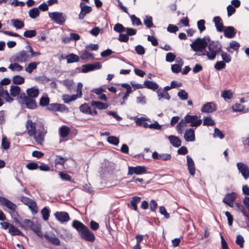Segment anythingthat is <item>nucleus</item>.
Returning a JSON list of instances; mask_svg holds the SVG:
<instances>
[{"instance_id": "obj_6", "label": "nucleus", "mask_w": 249, "mask_h": 249, "mask_svg": "<svg viewBox=\"0 0 249 249\" xmlns=\"http://www.w3.org/2000/svg\"><path fill=\"white\" fill-rule=\"evenodd\" d=\"M190 46L194 51L198 52V53H202L205 51L207 46V43L203 41L200 37H198L190 44Z\"/></svg>"}, {"instance_id": "obj_40", "label": "nucleus", "mask_w": 249, "mask_h": 249, "mask_svg": "<svg viewBox=\"0 0 249 249\" xmlns=\"http://www.w3.org/2000/svg\"><path fill=\"white\" fill-rule=\"evenodd\" d=\"M40 12L38 8L35 7L29 11V15L32 18H36L39 16Z\"/></svg>"}, {"instance_id": "obj_44", "label": "nucleus", "mask_w": 249, "mask_h": 249, "mask_svg": "<svg viewBox=\"0 0 249 249\" xmlns=\"http://www.w3.org/2000/svg\"><path fill=\"white\" fill-rule=\"evenodd\" d=\"M220 53H221V56L223 59L222 61L224 62L225 63H229L231 62V57L230 54H228L227 53L224 52L222 49Z\"/></svg>"}, {"instance_id": "obj_9", "label": "nucleus", "mask_w": 249, "mask_h": 249, "mask_svg": "<svg viewBox=\"0 0 249 249\" xmlns=\"http://www.w3.org/2000/svg\"><path fill=\"white\" fill-rule=\"evenodd\" d=\"M44 236L47 242L53 245L58 246L61 245L59 239L53 232L45 233Z\"/></svg>"}, {"instance_id": "obj_16", "label": "nucleus", "mask_w": 249, "mask_h": 249, "mask_svg": "<svg viewBox=\"0 0 249 249\" xmlns=\"http://www.w3.org/2000/svg\"><path fill=\"white\" fill-rule=\"evenodd\" d=\"M237 167L244 178L247 179L249 178V169L248 167L242 162L237 163Z\"/></svg>"}, {"instance_id": "obj_3", "label": "nucleus", "mask_w": 249, "mask_h": 249, "mask_svg": "<svg viewBox=\"0 0 249 249\" xmlns=\"http://www.w3.org/2000/svg\"><path fill=\"white\" fill-rule=\"evenodd\" d=\"M37 129L35 132V134L32 135L36 142L39 145H43L45 141V136L47 133V128L45 127L42 123H39L37 124Z\"/></svg>"}, {"instance_id": "obj_15", "label": "nucleus", "mask_w": 249, "mask_h": 249, "mask_svg": "<svg viewBox=\"0 0 249 249\" xmlns=\"http://www.w3.org/2000/svg\"><path fill=\"white\" fill-rule=\"evenodd\" d=\"M26 130L29 136L35 134V132L37 130V125L36 123L33 122L31 120H28L26 124Z\"/></svg>"}, {"instance_id": "obj_39", "label": "nucleus", "mask_w": 249, "mask_h": 249, "mask_svg": "<svg viewBox=\"0 0 249 249\" xmlns=\"http://www.w3.org/2000/svg\"><path fill=\"white\" fill-rule=\"evenodd\" d=\"M11 21L13 26L17 29H21L24 26V22L18 19H13Z\"/></svg>"}, {"instance_id": "obj_19", "label": "nucleus", "mask_w": 249, "mask_h": 249, "mask_svg": "<svg viewBox=\"0 0 249 249\" xmlns=\"http://www.w3.org/2000/svg\"><path fill=\"white\" fill-rule=\"evenodd\" d=\"M0 203L12 211H15L17 208L16 204L4 197L0 196Z\"/></svg>"}, {"instance_id": "obj_10", "label": "nucleus", "mask_w": 249, "mask_h": 249, "mask_svg": "<svg viewBox=\"0 0 249 249\" xmlns=\"http://www.w3.org/2000/svg\"><path fill=\"white\" fill-rule=\"evenodd\" d=\"M146 173V169L143 166H137L136 167L129 166L127 173L128 176L133 174L141 175Z\"/></svg>"}, {"instance_id": "obj_34", "label": "nucleus", "mask_w": 249, "mask_h": 249, "mask_svg": "<svg viewBox=\"0 0 249 249\" xmlns=\"http://www.w3.org/2000/svg\"><path fill=\"white\" fill-rule=\"evenodd\" d=\"M59 134L61 137L65 138L70 133V129L66 125H63L59 128Z\"/></svg>"}, {"instance_id": "obj_24", "label": "nucleus", "mask_w": 249, "mask_h": 249, "mask_svg": "<svg viewBox=\"0 0 249 249\" xmlns=\"http://www.w3.org/2000/svg\"><path fill=\"white\" fill-rule=\"evenodd\" d=\"M79 57L83 60H87L90 59L93 60L94 59L93 54L89 53L86 49L81 51Z\"/></svg>"}, {"instance_id": "obj_37", "label": "nucleus", "mask_w": 249, "mask_h": 249, "mask_svg": "<svg viewBox=\"0 0 249 249\" xmlns=\"http://www.w3.org/2000/svg\"><path fill=\"white\" fill-rule=\"evenodd\" d=\"M12 63H11L8 67V68L11 71H20L23 70V67L21 65L16 62Z\"/></svg>"}, {"instance_id": "obj_30", "label": "nucleus", "mask_w": 249, "mask_h": 249, "mask_svg": "<svg viewBox=\"0 0 249 249\" xmlns=\"http://www.w3.org/2000/svg\"><path fill=\"white\" fill-rule=\"evenodd\" d=\"M91 105L92 107H95L99 109H106L108 107L107 104L104 103L99 101H92L91 102Z\"/></svg>"}, {"instance_id": "obj_12", "label": "nucleus", "mask_w": 249, "mask_h": 249, "mask_svg": "<svg viewBox=\"0 0 249 249\" xmlns=\"http://www.w3.org/2000/svg\"><path fill=\"white\" fill-rule=\"evenodd\" d=\"M2 98L9 103H11L13 101V99L10 97L8 91L0 86V107L2 106L4 103Z\"/></svg>"}, {"instance_id": "obj_26", "label": "nucleus", "mask_w": 249, "mask_h": 249, "mask_svg": "<svg viewBox=\"0 0 249 249\" xmlns=\"http://www.w3.org/2000/svg\"><path fill=\"white\" fill-rule=\"evenodd\" d=\"M9 232L12 236L20 235L27 238V237L16 226L11 225L9 229Z\"/></svg>"}, {"instance_id": "obj_4", "label": "nucleus", "mask_w": 249, "mask_h": 249, "mask_svg": "<svg viewBox=\"0 0 249 249\" xmlns=\"http://www.w3.org/2000/svg\"><path fill=\"white\" fill-rule=\"evenodd\" d=\"M18 100L22 106L29 109H36L37 107L36 100L34 99L27 97L24 92L21 93L18 96Z\"/></svg>"}, {"instance_id": "obj_57", "label": "nucleus", "mask_w": 249, "mask_h": 249, "mask_svg": "<svg viewBox=\"0 0 249 249\" xmlns=\"http://www.w3.org/2000/svg\"><path fill=\"white\" fill-rule=\"evenodd\" d=\"M232 108L233 111L239 112L243 111L245 109L248 110V108H246L243 105L239 103L235 104L234 105L232 106Z\"/></svg>"}, {"instance_id": "obj_18", "label": "nucleus", "mask_w": 249, "mask_h": 249, "mask_svg": "<svg viewBox=\"0 0 249 249\" xmlns=\"http://www.w3.org/2000/svg\"><path fill=\"white\" fill-rule=\"evenodd\" d=\"M216 110V106L213 102L207 103L204 104L201 108V111L204 113H212Z\"/></svg>"}, {"instance_id": "obj_7", "label": "nucleus", "mask_w": 249, "mask_h": 249, "mask_svg": "<svg viewBox=\"0 0 249 249\" xmlns=\"http://www.w3.org/2000/svg\"><path fill=\"white\" fill-rule=\"evenodd\" d=\"M49 17L55 23L63 25L66 21V16L61 12H53L49 13Z\"/></svg>"}, {"instance_id": "obj_21", "label": "nucleus", "mask_w": 249, "mask_h": 249, "mask_svg": "<svg viewBox=\"0 0 249 249\" xmlns=\"http://www.w3.org/2000/svg\"><path fill=\"white\" fill-rule=\"evenodd\" d=\"M186 160L189 172L191 175L194 176L196 173L195 163L193 159L189 155L186 156Z\"/></svg>"}, {"instance_id": "obj_54", "label": "nucleus", "mask_w": 249, "mask_h": 249, "mask_svg": "<svg viewBox=\"0 0 249 249\" xmlns=\"http://www.w3.org/2000/svg\"><path fill=\"white\" fill-rule=\"evenodd\" d=\"M30 229L33 231L39 237H42L40 228L34 223L33 224V226L30 228Z\"/></svg>"}, {"instance_id": "obj_49", "label": "nucleus", "mask_w": 249, "mask_h": 249, "mask_svg": "<svg viewBox=\"0 0 249 249\" xmlns=\"http://www.w3.org/2000/svg\"><path fill=\"white\" fill-rule=\"evenodd\" d=\"M125 28L122 24L118 23L114 25L113 29L115 32L121 34L125 32Z\"/></svg>"}, {"instance_id": "obj_17", "label": "nucleus", "mask_w": 249, "mask_h": 249, "mask_svg": "<svg viewBox=\"0 0 249 249\" xmlns=\"http://www.w3.org/2000/svg\"><path fill=\"white\" fill-rule=\"evenodd\" d=\"M54 216L61 223L66 222L70 220L68 213L66 212H56L54 213Z\"/></svg>"}, {"instance_id": "obj_22", "label": "nucleus", "mask_w": 249, "mask_h": 249, "mask_svg": "<svg viewBox=\"0 0 249 249\" xmlns=\"http://www.w3.org/2000/svg\"><path fill=\"white\" fill-rule=\"evenodd\" d=\"M216 30L219 32H222L224 30V25L221 18L219 16L215 17L213 19Z\"/></svg>"}, {"instance_id": "obj_23", "label": "nucleus", "mask_w": 249, "mask_h": 249, "mask_svg": "<svg viewBox=\"0 0 249 249\" xmlns=\"http://www.w3.org/2000/svg\"><path fill=\"white\" fill-rule=\"evenodd\" d=\"M184 138L187 142H193L195 140V135L194 130L190 128L186 130Z\"/></svg>"}, {"instance_id": "obj_31", "label": "nucleus", "mask_w": 249, "mask_h": 249, "mask_svg": "<svg viewBox=\"0 0 249 249\" xmlns=\"http://www.w3.org/2000/svg\"><path fill=\"white\" fill-rule=\"evenodd\" d=\"M40 64V62H33L30 63L25 68V70L29 73H31L33 71L37 68V66Z\"/></svg>"}, {"instance_id": "obj_47", "label": "nucleus", "mask_w": 249, "mask_h": 249, "mask_svg": "<svg viewBox=\"0 0 249 249\" xmlns=\"http://www.w3.org/2000/svg\"><path fill=\"white\" fill-rule=\"evenodd\" d=\"M158 94V96L159 97V100H160L161 98H165L167 100H169L170 99V96L169 95V93L166 92H161L160 89H159L157 91Z\"/></svg>"}, {"instance_id": "obj_29", "label": "nucleus", "mask_w": 249, "mask_h": 249, "mask_svg": "<svg viewBox=\"0 0 249 249\" xmlns=\"http://www.w3.org/2000/svg\"><path fill=\"white\" fill-rule=\"evenodd\" d=\"M141 200V197L140 196H133L131 198V200H130V204L132 208L131 209L134 210L135 211H138V208L137 206V204H139Z\"/></svg>"}, {"instance_id": "obj_35", "label": "nucleus", "mask_w": 249, "mask_h": 249, "mask_svg": "<svg viewBox=\"0 0 249 249\" xmlns=\"http://www.w3.org/2000/svg\"><path fill=\"white\" fill-rule=\"evenodd\" d=\"M20 88L17 86H12L10 88V94L12 97H16L17 96H19L21 93L20 92Z\"/></svg>"}, {"instance_id": "obj_64", "label": "nucleus", "mask_w": 249, "mask_h": 249, "mask_svg": "<svg viewBox=\"0 0 249 249\" xmlns=\"http://www.w3.org/2000/svg\"><path fill=\"white\" fill-rule=\"evenodd\" d=\"M135 50L137 53L139 55H143L145 52L144 48L141 45L136 46L135 48Z\"/></svg>"}, {"instance_id": "obj_28", "label": "nucleus", "mask_w": 249, "mask_h": 249, "mask_svg": "<svg viewBox=\"0 0 249 249\" xmlns=\"http://www.w3.org/2000/svg\"><path fill=\"white\" fill-rule=\"evenodd\" d=\"M144 87H145L148 89L155 91L159 88V85L155 82L146 80L144 82Z\"/></svg>"}, {"instance_id": "obj_36", "label": "nucleus", "mask_w": 249, "mask_h": 249, "mask_svg": "<svg viewBox=\"0 0 249 249\" xmlns=\"http://www.w3.org/2000/svg\"><path fill=\"white\" fill-rule=\"evenodd\" d=\"M143 23L148 28L154 27L153 18L150 16H145L143 19Z\"/></svg>"}, {"instance_id": "obj_27", "label": "nucleus", "mask_w": 249, "mask_h": 249, "mask_svg": "<svg viewBox=\"0 0 249 249\" xmlns=\"http://www.w3.org/2000/svg\"><path fill=\"white\" fill-rule=\"evenodd\" d=\"M168 139L174 147H178L181 145V142L178 137L170 135L168 137Z\"/></svg>"}, {"instance_id": "obj_43", "label": "nucleus", "mask_w": 249, "mask_h": 249, "mask_svg": "<svg viewBox=\"0 0 249 249\" xmlns=\"http://www.w3.org/2000/svg\"><path fill=\"white\" fill-rule=\"evenodd\" d=\"M33 214H36L38 212V208L36 202L32 200V201L27 205Z\"/></svg>"}, {"instance_id": "obj_48", "label": "nucleus", "mask_w": 249, "mask_h": 249, "mask_svg": "<svg viewBox=\"0 0 249 249\" xmlns=\"http://www.w3.org/2000/svg\"><path fill=\"white\" fill-rule=\"evenodd\" d=\"M59 175L62 180L71 181V177L69 174L64 172L59 171Z\"/></svg>"}, {"instance_id": "obj_33", "label": "nucleus", "mask_w": 249, "mask_h": 249, "mask_svg": "<svg viewBox=\"0 0 249 249\" xmlns=\"http://www.w3.org/2000/svg\"><path fill=\"white\" fill-rule=\"evenodd\" d=\"M79 56L73 53L67 55L66 57L68 63L78 62L79 61Z\"/></svg>"}, {"instance_id": "obj_46", "label": "nucleus", "mask_w": 249, "mask_h": 249, "mask_svg": "<svg viewBox=\"0 0 249 249\" xmlns=\"http://www.w3.org/2000/svg\"><path fill=\"white\" fill-rule=\"evenodd\" d=\"M13 82L14 84L16 85H20L24 82V78L20 75H16L13 78Z\"/></svg>"}, {"instance_id": "obj_63", "label": "nucleus", "mask_w": 249, "mask_h": 249, "mask_svg": "<svg viewBox=\"0 0 249 249\" xmlns=\"http://www.w3.org/2000/svg\"><path fill=\"white\" fill-rule=\"evenodd\" d=\"M36 80L42 84H45L50 81V79L45 75H42L36 78Z\"/></svg>"}, {"instance_id": "obj_2", "label": "nucleus", "mask_w": 249, "mask_h": 249, "mask_svg": "<svg viewBox=\"0 0 249 249\" xmlns=\"http://www.w3.org/2000/svg\"><path fill=\"white\" fill-rule=\"evenodd\" d=\"M208 51L205 50V51L202 53H196V54L199 56L206 55L209 60H214L219 53L221 51L222 45L220 43L217 41H212L207 45Z\"/></svg>"}, {"instance_id": "obj_50", "label": "nucleus", "mask_w": 249, "mask_h": 249, "mask_svg": "<svg viewBox=\"0 0 249 249\" xmlns=\"http://www.w3.org/2000/svg\"><path fill=\"white\" fill-rule=\"evenodd\" d=\"M107 141L110 144L117 145L119 142V139L115 136H111L107 137Z\"/></svg>"}, {"instance_id": "obj_13", "label": "nucleus", "mask_w": 249, "mask_h": 249, "mask_svg": "<svg viewBox=\"0 0 249 249\" xmlns=\"http://www.w3.org/2000/svg\"><path fill=\"white\" fill-rule=\"evenodd\" d=\"M237 194L235 192L228 193L223 199L222 202L229 205L230 207H233V203L237 197Z\"/></svg>"}, {"instance_id": "obj_55", "label": "nucleus", "mask_w": 249, "mask_h": 249, "mask_svg": "<svg viewBox=\"0 0 249 249\" xmlns=\"http://www.w3.org/2000/svg\"><path fill=\"white\" fill-rule=\"evenodd\" d=\"M215 124L214 121L210 117H206L204 118L203 125L207 126H213Z\"/></svg>"}, {"instance_id": "obj_38", "label": "nucleus", "mask_w": 249, "mask_h": 249, "mask_svg": "<svg viewBox=\"0 0 249 249\" xmlns=\"http://www.w3.org/2000/svg\"><path fill=\"white\" fill-rule=\"evenodd\" d=\"M180 63V64H174L172 65L171 66V70L173 72L178 73L181 71V67L183 65V62L182 60L179 61V63Z\"/></svg>"}, {"instance_id": "obj_51", "label": "nucleus", "mask_w": 249, "mask_h": 249, "mask_svg": "<svg viewBox=\"0 0 249 249\" xmlns=\"http://www.w3.org/2000/svg\"><path fill=\"white\" fill-rule=\"evenodd\" d=\"M221 96L225 100L231 99L233 97V94L231 90H226L222 92Z\"/></svg>"}, {"instance_id": "obj_52", "label": "nucleus", "mask_w": 249, "mask_h": 249, "mask_svg": "<svg viewBox=\"0 0 249 249\" xmlns=\"http://www.w3.org/2000/svg\"><path fill=\"white\" fill-rule=\"evenodd\" d=\"M178 96L181 100H187L188 98V94L184 89H181L178 93Z\"/></svg>"}, {"instance_id": "obj_5", "label": "nucleus", "mask_w": 249, "mask_h": 249, "mask_svg": "<svg viewBox=\"0 0 249 249\" xmlns=\"http://www.w3.org/2000/svg\"><path fill=\"white\" fill-rule=\"evenodd\" d=\"M29 54L25 50H22L12 55L10 58L11 62L23 63L30 60Z\"/></svg>"}, {"instance_id": "obj_8", "label": "nucleus", "mask_w": 249, "mask_h": 249, "mask_svg": "<svg viewBox=\"0 0 249 249\" xmlns=\"http://www.w3.org/2000/svg\"><path fill=\"white\" fill-rule=\"evenodd\" d=\"M102 64L100 62H96L93 64H87L82 66L81 71L83 73H87L95 70L100 69Z\"/></svg>"}, {"instance_id": "obj_11", "label": "nucleus", "mask_w": 249, "mask_h": 249, "mask_svg": "<svg viewBox=\"0 0 249 249\" xmlns=\"http://www.w3.org/2000/svg\"><path fill=\"white\" fill-rule=\"evenodd\" d=\"M185 119L187 122L191 124L190 126L192 127L198 126L202 123V120L198 119L197 115H190L187 114L185 116Z\"/></svg>"}, {"instance_id": "obj_41", "label": "nucleus", "mask_w": 249, "mask_h": 249, "mask_svg": "<svg viewBox=\"0 0 249 249\" xmlns=\"http://www.w3.org/2000/svg\"><path fill=\"white\" fill-rule=\"evenodd\" d=\"M50 211L48 207H44L41 211V214L44 220L47 221L49 219L50 216Z\"/></svg>"}, {"instance_id": "obj_61", "label": "nucleus", "mask_w": 249, "mask_h": 249, "mask_svg": "<svg viewBox=\"0 0 249 249\" xmlns=\"http://www.w3.org/2000/svg\"><path fill=\"white\" fill-rule=\"evenodd\" d=\"M10 142L7 140L6 136H2V142H1V146L2 147L5 149H8L9 148Z\"/></svg>"}, {"instance_id": "obj_58", "label": "nucleus", "mask_w": 249, "mask_h": 249, "mask_svg": "<svg viewBox=\"0 0 249 249\" xmlns=\"http://www.w3.org/2000/svg\"><path fill=\"white\" fill-rule=\"evenodd\" d=\"M50 99L48 97H42L39 101V105L42 107L48 106L50 104Z\"/></svg>"}, {"instance_id": "obj_56", "label": "nucleus", "mask_w": 249, "mask_h": 249, "mask_svg": "<svg viewBox=\"0 0 249 249\" xmlns=\"http://www.w3.org/2000/svg\"><path fill=\"white\" fill-rule=\"evenodd\" d=\"M63 85L67 87L68 90H71L74 84L73 81L70 79H65L62 82Z\"/></svg>"}, {"instance_id": "obj_45", "label": "nucleus", "mask_w": 249, "mask_h": 249, "mask_svg": "<svg viewBox=\"0 0 249 249\" xmlns=\"http://www.w3.org/2000/svg\"><path fill=\"white\" fill-rule=\"evenodd\" d=\"M78 97L77 95H64L63 96V100L65 103H69V102L74 101Z\"/></svg>"}, {"instance_id": "obj_25", "label": "nucleus", "mask_w": 249, "mask_h": 249, "mask_svg": "<svg viewBox=\"0 0 249 249\" xmlns=\"http://www.w3.org/2000/svg\"><path fill=\"white\" fill-rule=\"evenodd\" d=\"M27 97L34 99L36 98L39 93V90L36 87H32L26 90Z\"/></svg>"}, {"instance_id": "obj_62", "label": "nucleus", "mask_w": 249, "mask_h": 249, "mask_svg": "<svg viewBox=\"0 0 249 249\" xmlns=\"http://www.w3.org/2000/svg\"><path fill=\"white\" fill-rule=\"evenodd\" d=\"M235 242L240 248H243L245 240L243 237L239 234L237 236Z\"/></svg>"}, {"instance_id": "obj_42", "label": "nucleus", "mask_w": 249, "mask_h": 249, "mask_svg": "<svg viewBox=\"0 0 249 249\" xmlns=\"http://www.w3.org/2000/svg\"><path fill=\"white\" fill-rule=\"evenodd\" d=\"M80 111L84 113L89 114L91 113V107L87 104L85 103L79 107Z\"/></svg>"}, {"instance_id": "obj_32", "label": "nucleus", "mask_w": 249, "mask_h": 249, "mask_svg": "<svg viewBox=\"0 0 249 249\" xmlns=\"http://www.w3.org/2000/svg\"><path fill=\"white\" fill-rule=\"evenodd\" d=\"M187 123H188V122H187L186 121L185 116L184 118L183 119L181 120L179 123L177 124L176 126V128L178 134H181L182 133V128L187 126Z\"/></svg>"}, {"instance_id": "obj_53", "label": "nucleus", "mask_w": 249, "mask_h": 249, "mask_svg": "<svg viewBox=\"0 0 249 249\" xmlns=\"http://www.w3.org/2000/svg\"><path fill=\"white\" fill-rule=\"evenodd\" d=\"M36 35V31L35 30H27L24 32L23 36L25 37L32 38Z\"/></svg>"}, {"instance_id": "obj_60", "label": "nucleus", "mask_w": 249, "mask_h": 249, "mask_svg": "<svg viewBox=\"0 0 249 249\" xmlns=\"http://www.w3.org/2000/svg\"><path fill=\"white\" fill-rule=\"evenodd\" d=\"M226 67V64L222 61H217L215 64L214 67L215 70L220 71L224 69Z\"/></svg>"}, {"instance_id": "obj_20", "label": "nucleus", "mask_w": 249, "mask_h": 249, "mask_svg": "<svg viewBox=\"0 0 249 249\" xmlns=\"http://www.w3.org/2000/svg\"><path fill=\"white\" fill-rule=\"evenodd\" d=\"M224 36L228 38H232L236 34V31L232 26H228L224 28Z\"/></svg>"}, {"instance_id": "obj_14", "label": "nucleus", "mask_w": 249, "mask_h": 249, "mask_svg": "<svg viewBox=\"0 0 249 249\" xmlns=\"http://www.w3.org/2000/svg\"><path fill=\"white\" fill-rule=\"evenodd\" d=\"M80 7L81 11L79 14L78 18L80 20L84 18L86 14L90 13L92 11L91 7L86 5L83 2H81L80 3Z\"/></svg>"}, {"instance_id": "obj_1", "label": "nucleus", "mask_w": 249, "mask_h": 249, "mask_svg": "<svg viewBox=\"0 0 249 249\" xmlns=\"http://www.w3.org/2000/svg\"><path fill=\"white\" fill-rule=\"evenodd\" d=\"M72 226L77 231L81 237L83 239L90 242L94 240L95 236L94 234L81 222L75 220L72 222Z\"/></svg>"}, {"instance_id": "obj_59", "label": "nucleus", "mask_w": 249, "mask_h": 249, "mask_svg": "<svg viewBox=\"0 0 249 249\" xmlns=\"http://www.w3.org/2000/svg\"><path fill=\"white\" fill-rule=\"evenodd\" d=\"M205 21L204 19H200L197 22L198 29L200 33L205 30L206 27L205 26Z\"/></svg>"}]
</instances>
